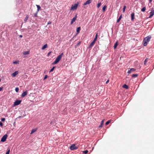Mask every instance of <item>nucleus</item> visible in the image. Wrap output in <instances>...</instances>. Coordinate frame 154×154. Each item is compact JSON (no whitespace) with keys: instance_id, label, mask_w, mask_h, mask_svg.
I'll list each match as a JSON object with an SVG mask.
<instances>
[{"instance_id":"nucleus-30","label":"nucleus","mask_w":154,"mask_h":154,"mask_svg":"<svg viewBox=\"0 0 154 154\" xmlns=\"http://www.w3.org/2000/svg\"><path fill=\"white\" fill-rule=\"evenodd\" d=\"M101 2L99 3L97 5V8H99L100 7V6H101Z\"/></svg>"},{"instance_id":"nucleus-11","label":"nucleus","mask_w":154,"mask_h":154,"mask_svg":"<svg viewBox=\"0 0 154 154\" xmlns=\"http://www.w3.org/2000/svg\"><path fill=\"white\" fill-rule=\"evenodd\" d=\"M76 19V15H75V17H73L72 19V20L71 22V24H72L73 23V22Z\"/></svg>"},{"instance_id":"nucleus-8","label":"nucleus","mask_w":154,"mask_h":154,"mask_svg":"<svg viewBox=\"0 0 154 154\" xmlns=\"http://www.w3.org/2000/svg\"><path fill=\"white\" fill-rule=\"evenodd\" d=\"M93 0H88L86 1L84 4V5H87L91 3Z\"/></svg>"},{"instance_id":"nucleus-10","label":"nucleus","mask_w":154,"mask_h":154,"mask_svg":"<svg viewBox=\"0 0 154 154\" xmlns=\"http://www.w3.org/2000/svg\"><path fill=\"white\" fill-rule=\"evenodd\" d=\"M95 42L93 41V42L89 45L88 47V48H91L95 44Z\"/></svg>"},{"instance_id":"nucleus-5","label":"nucleus","mask_w":154,"mask_h":154,"mask_svg":"<svg viewBox=\"0 0 154 154\" xmlns=\"http://www.w3.org/2000/svg\"><path fill=\"white\" fill-rule=\"evenodd\" d=\"M21 102V100H17L14 103V106L18 105Z\"/></svg>"},{"instance_id":"nucleus-38","label":"nucleus","mask_w":154,"mask_h":154,"mask_svg":"<svg viewBox=\"0 0 154 154\" xmlns=\"http://www.w3.org/2000/svg\"><path fill=\"white\" fill-rule=\"evenodd\" d=\"M5 120V118H3L1 119V121H4Z\"/></svg>"},{"instance_id":"nucleus-49","label":"nucleus","mask_w":154,"mask_h":154,"mask_svg":"<svg viewBox=\"0 0 154 154\" xmlns=\"http://www.w3.org/2000/svg\"><path fill=\"white\" fill-rule=\"evenodd\" d=\"M77 28L76 29V31L77 32Z\"/></svg>"},{"instance_id":"nucleus-29","label":"nucleus","mask_w":154,"mask_h":154,"mask_svg":"<svg viewBox=\"0 0 154 154\" xmlns=\"http://www.w3.org/2000/svg\"><path fill=\"white\" fill-rule=\"evenodd\" d=\"M146 9V8L145 7H144L143 8H142L141 10V11L142 12L145 11Z\"/></svg>"},{"instance_id":"nucleus-2","label":"nucleus","mask_w":154,"mask_h":154,"mask_svg":"<svg viewBox=\"0 0 154 154\" xmlns=\"http://www.w3.org/2000/svg\"><path fill=\"white\" fill-rule=\"evenodd\" d=\"M63 55V53H62L59 55L56 58L55 61L52 63V65H54L57 64L61 59Z\"/></svg>"},{"instance_id":"nucleus-37","label":"nucleus","mask_w":154,"mask_h":154,"mask_svg":"<svg viewBox=\"0 0 154 154\" xmlns=\"http://www.w3.org/2000/svg\"><path fill=\"white\" fill-rule=\"evenodd\" d=\"M80 30V27H78V33L79 32Z\"/></svg>"},{"instance_id":"nucleus-32","label":"nucleus","mask_w":154,"mask_h":154,"mask_svg":"<svg viewBox=\"0 0 154 154\" xmlns=\"http://www.w3.org/2000/svg\"><path fill=\"white\" fill-rule=\"evenodd\" d=\"M147 61H148V59L147 58L144 61V64L146 65V63L147 62Z\"/></svg>"},{"instance_id":"nucleus-31","label":"nucleus","mask_w":154,"mask_h":154,"mask_svg":"<svg viewBox=\"0 0 154 154\" xmlns=\"http://www.w3.org/2000/svg\"><path fill=\"white\" fill-rule=\"evenodd\" d=\"M54 68H55V67H54V66L53 67V68L50 70V71H49V72H52L54 70Z\"/></svg>"},{"instance_id":"nucleus-15","label":"nucleus","mask_w":154,"mask_h":154,"mask_svg":"<svg viewBox=\"0 0 154 154\" xmlns=\"http://www.w3.org/2000/svg\"><path fill=\"white\" fill-rule=\"evenodd\" d=\"M154 15V10L150 12V15L149 17H151Z\"/></svg>"},{"instance_id":"nucleus-20","label":"nucleus","mask_w":154,"mask_h":154,"mask_svg":"<svg viewBox=\"0 0 154 154\" xmlns=\"http://www.w3.org/2000/svg\"><path fill=\"white\" fill-rule=\"evenodd\" d=\"M122 18V14H121V15L120 16L119 18L117 20V22L119 23L120 20H121V18Z\"/></svg>"},{"instance_id":"nucleus-1","label":"nucleus","mask_w":154,"mask_h":154,"mask_svg":"<svg viewBox=\"0 0 154 154\" xmlns=\"http://www.w3.org/2000/svg\"><path fill=\"white\" fill-rule=\"evenodd\" d=\"M151 38V36H148L144 38L143 40V46H146L147 45V43L149 41Z\"/></svg>"},{"instance_id":"nucleus-14","label":"nucleus","mask_w":154,"mask_h":154,"mask_svg":"<svg viewBox=\"0 0 154 154\" xmlns=\"http://www.w3.org/2000/svg\"><path fill=\"white\" fill-rule=\"evenodd\" d=\"M104 119H103L101 121V124H100V125L99 126V128H101L103 127V124L104 123Z\"/></svg>"},{"instance_id":"nucleus-46","label":"nucleus","mask_w":154,"mask_h":154,"mask_svg":"<svg viewBox=\"0 0 154 154\" xmlns=\"http://www.w3.org/2000/svg\"><path fill=\"white\" fill-rule=\"evenodd\" d=\"M51 53V52H49L48 54V55H49Z\"/></svg>"},{"instance_id":"nucleus-42","label":"nucleus","mask_w":154,"mask_h":154,"mask_svg":"<svg viewBox=\"0 0 154 154\" xmlns=\"http://www.w3.org/2000/svg\"><path fill=\"white\" fill-rule=\"evenodd\" d=\"M51 23V22L50 21H49L48 23V25L50 24Z\"/></svg>"},{"instance_id":"nucleus-17","label":"nucleus","mask_w":154,"mask_h":154,"mask_svg":"<svg viewBox=\"0 0 154 154\" xmlns=\"http://www.w3.org/2000/svg\"><path fill=\"white\" fill-rule=\"evenodd\" d=\"M48 47V45L47 44H46L44 45L42 47V50H43L45 49V48H47Z\"/></svg>"},{"instance_id":"nucleus-27","label":"nucleus","mask_w":154,"mask_h":154,"mask_svg":"<svg viewBox=\"0 0 154 154\" xmlns=\"http://www.w3.org/2000/svg\"><path fill=\"white\" fill-rule=\"evenodd\" d=\"M107 6L106 5H104L103 7V8L102 10L103 11H105L106 8Z\"/></svg>"},{"instance_id":"nucleus-12","label":"nucleus","mask_w":154,"mask_h":154,"mask_svg":"<svg viewBox=\"0 0 154 154\" xmlns=\"http://www.w3.org/2000/svg\"><path fill=\"white\" fill-rule=\"evenodd\" d=\"M135 69H134L133 68H131L130 69V70H129L128 71V73L129 74H130L131 72H133L134 71H135Z\"/></svg>"},{"instance_id":"nucleus-33","label":"nucleus","mask_w":154,"mask_h":154,"mask_svg":"<svg viewBox=\"0 0 154 154\" xmlns=\"http://www.w3.org/2000/svg\"><path fill=\"white\" fill-rule=\"evenodd\" d=\"M15 91L17 92H18L19 91V89L18 88H15Z\"/></svg>"},{"instance_id":"nucleus-28","label":"nucleus","mask_w":154,"mask_h":154,"mask_svg":"<svg viewBox=\"0 0 154 154\" xmlns=\"http://www.w3.org/2000/svg\"><path fill=\"white\" fill-rule=\"evenodd\" d=\"M126 8V6H125V5L123 7V13H124L125 11Z\"/></svg>"},{"instance_id":"nucleus-36","label":"nucleus","mask_w":154,"mask_h":154,"mask_svg":"<svg viewBox=\"0 0 154 154\" xmlns=\"http://www.w3.org/2000/svg\"><path fill=\"white\" fill-rule=\"evenodd\" d=\"M18 63V62L17 61H14L13 62V63L14 64H17Z\"/></svg>"},{"instance_id":"nucleus-4","label":"nucleus","mask_w":154,"mask_h":154,"mask_svg":"<svg viewBox=\"0 0 154 154\" xmlns=\"http://www.w3.org/2000/svg\"><path fill=\"white\" fill-rule=\"evenodd\" d=\"M77 8V4H75L74 5H72L71 7V10L74 11Z\"/></svg>"},{"instance_id":"nucleus-44","label":"nucleus","mask_w":154,"mask_h":154,"mask_svg":"<svg viewBox=\"0 0 154 154\" xmlns=\"http://www.w3.org/2000/svg\"><path fill=\"white\" fill-rule=\"evenodd\" d=\"M98 34L97 33L96 35H95V38H97V36H98Z\"/></svg>"},{"instance_id":"nucleus-9","label":"nucleus","mask_w":154,"mask_h":154,"mask_svg":"<svg viewBox=\"0 0 154 154\" xmlns=\"http://www.w3.org/2000/svg\"><path fill=\"white\" fill-rule=\"evenodd\" d=\"M27 92L26 91H25L21 95V97H24L25 96L27 95Z\"/></svg>"},{"instance_id":"nucleus-3","label":"nucleus","mask_w":154,"mask_h":154,"mask_svg":"<svg viewBox=\"0 0 154 154\" xmlns=\"http://www.w3.org/2000/svg\"><path fill=\"white\" fill-rule=\"evenodd\" d=\"M7 137L8 135L7 134H5L2 138L1 141L3 142H5Z\"/></svg>"},{"instance_id":"nucleus-24","label":"nucleus","mask_w":154,"mask_h":154,"mask_svg":"<svg viewBox=\"0 0 154 154\" xmlns=\"http://www.w3.org/2000/svg\"><path fill=\"white\" fill-rule=\"evenodd\" d=\"M138 76V75L137 74H134L132 75V77H137Z\"/></svg>"},{"instance_id":"nucleus-23","label":"nucleus","mask_w":154,"mask_h":154,"mask_svg":"<svg viewBox=\"0 0 154 154\" xmlns=\"http://www.w3.org/2000/svg\"><path fill=\"white\" fill-rule=\"evenodd\" d=\"M118 45V42H116L114 46V49H115L116 47Z\"/></svg>"},{"instance_id":"nucleus-47","label":"nucleus","mask_w":154,"mask_h":154,"mask_svg":"<svg viewBox=\"0 0 154 154\" xmlns=\"http://www.w3.org/2000/svg\"><path fill=\"white\" fill-rule=\"evenodd\" d=\"M20 37V38H22V37H23V36L22 35H20L19 36Z\"/></svg>"},{"instance_id":"nucleus-26","label":"nucleus","mask_w":154,"mask_h":154,"mask_svg":"<svg viewBox=\"0 0 154 154\" xmlns=\"http://www.w3.org/2000/svg\"><path fill=\"white\" fill-rule=\"evenodd\" d=\"M111 122V120H109L107 121L105 123L106 125H108Z\"/></svg>"},{"instance_id":"nucleus-21","label":"nucleus","mask_w":154,"mask_h":154,"mask_svg":"<svg viewBox=\"0 0 154 154\" xmlns=\"http://www.w3.org/2000/svg\"><path fill=\"white\" fill-rule=\"evenodd\" d=\"M36 7L37 8V12H38L39 11V10H40V9L41 8V7H40V6L39 5H36Z\"/></svg>"},{"instance_id":"nucleus-18","label":"nucleus","mask_w":154,"mask_h":154,"mask_svg":"<svg viewBox=\"0 0 154 154\" xmlns=\"http://www.w3.org/2000/svg\"><path fill=\"white\" fill-rule=\"evenodd\" d=\"M29 18V16L28 15H26V17L24 20V21L25 22H26L27 20H28Z\"/></svg>"},{"instance_id":"nucleus-48","label":"nucleus","mask_w":154,"mask_h":154,"mask_svg":"<svg viewBox=\"0 0 154 154\" xmlns=\"http://www.w3.org/2000/svg\"><path fill=\"white\" fill-rule=\"evenodd\" d=\"M152 1V0H149V2H150L151 3Z\"/></svg>"},{"instance_id":"nucleus-19","label":"nucleus","mask_w":154,"mask_h":154,"mask_svg":"<svg viewBox=\"0 0 154 154\" xmlns=\"http://www.w3.org/2000/svg\"><path fill=\"white\" fill-rule=\"evenodd\" d=\"M37 129L36 128L32 129L30 133V134H32L33 133L37 131Z\"/></svg>"},{"instance_id":"nucleus-7","label":"nucleus","mask_w":154,"mask_h":154,"mask_svg":"<svg viewBox=\"0 0 154 154\" xmlns=\"http://www.w3.org/2000/svg\"><path fill=\"white\" fill-rule=\"evenodd\" d=\"M18 73V71H16L15 72H14L13 73L11 74V76L12 77H14L16 76V75H17Z\"/></svg>"},{"instance_id":"nucleus-16","label":"nucleus","mask_w":154,"mask_h":154,"mask_svg":"<svg viewBox=\"0 0 154 154\" xmlns=\"http://www.w3.org/2000/svg\"><path fill=\"white\" fill-rule=\"evenodd\" d=\"M29 51H25L23 53V55H25L29 54Z\"/></svg>"},{"instance_id":"nucleus-50","label":"nucleus","mask_w":154,"mask_h":154,"mask_svg":"<svg viewBox=\"0 0 154 154\" xmlns=\"http://www.w3.org/2000/svg\"><path fill=\"white\" fill-rule=\"evenodd\" d=\"M1 79H0V82H1Z\"/></svg>"},{"instance_id":"nucleus-40","label":"nucleus","mask_w":154,"mask_h":154,"mask_svg":"<svg viewBox=\"0 0 154 154\" xmlns=\"http://www.w3.org/2000/svg\"><path fill=\"white\" fill-rule=\"evenodd\" d=\"M38 12H37L36 13H35V14H34V16L35 17H37V13H38Z\"/></svg>"},{"instance_id":"nucleus-45","label":"nucleus","mask_w":154,"mask_h":154,"mask_svg":"<svg viewBox=\"0 0 154 154\" xmlns=\"http://www.w3.org/2000/svg\"><path fill=\"white\" fill-rule=\"evenodd\" d=\"M109 80H108L106 82V84H107L108 83H109Z\"/></svg>"},{"instance_id":"nucleus-22","label":"nucleus","mask_w":154,"mask_h":154,"mask_svg":"<svg viewBox=\"0 0 154 154\" xmlns=\"http://www.w3.org/2000/svg\"><path fill=\"white\" fill-rule=\"evenodd\" d=\"M123 87L126 89H128V86L126 84H124L123 85Z\"/></svg>"},{"instance_id":"nucleus-39","label":"nucleus","mask_w":154,"mask_h":154,"mask_svg":"<svg viewBox=\"0 0 154 154\" xmlns=\"http://www.w3.org/2000/svg\"><path fill=\"white\" fill-rule=\"evenodd\" d=\"M0 126L1 127H2L3 126V123L1 122H0Z\"/></svg>"},{"instance_id":"nucleus-43","label":"nucleus","mask_w":154,"mask_h":154,"mask_svg":"<svg viewBox=\"0 0 154 154\" xmlns=\"http://www.w3.org/2000/svg\"><path fill=\"white\" fill-rule=\"evenodd\" d=\"M3 88L2 87H0V91H2L3 89Z\"/></svg>"},{"instance_id":"nucleus-13","label":"nucleus","mask_w":154,"mask_h":154,"mask_svg":"<svg viewBox=\"0 0 154 154\" xmlns=\"http://www.w3.org/2000/svg\"><path fill=\"white\" fill-rule=\"evenodd\" d=\"M134 13L133 12L131 13V20L132 21H133L134 19Z\"/></svg>"},{"instance_id":"nucleus-6","label":"nucleus","mask_w":154,"mask_h":154,"mask_svg":"<svg viewBox=\"0 0 154 154\" xmlns=\"http://www.w3.org/2000/svg\"><path fill=\"white\" fill-rule=\"evenodd\" d=\"M77 148V147L75 146V145L74 144H72L70 147V149L72 150L75 149Z\"/></svg>"},{"instance_id":"nucleus-34","label":"nucleus","mask_w":154,"mask_h":154,"mask_svg":"<svg viewBox=\"0 0 154 154\" xmlns=\"http://www.w3.org/2000/svg\"><path fill=\"white\" fill-rule=\"evenodd\" d=\"M10 152V149H8L7 150V151L6 153L9 154Z\"/></svg>"},{"instance_id":"nucleus-25","label":"nucleus","mask_w":154,"mask_h":154,"mask_svg":"<svg viewBox=\"0 0 154 154\" xmlns=\"http://www.w3.org/2000/svg\"><path fill=\"white\" fill-rule=\"evenodd\" d=\"M82 152L84 154H86L88 152V150H86L84 151H82Z\"/></svg>"},{"instance_id":"nucleus-41","label":"nucleus","mask_w":154,"mask_h":154,"mask_svg":"<svg viewBox=\"0 0 154 154\" xmlns=\"http://www.w3.org/2000/svg\"><path fill=\"white\" fill-rule=\"evenodd\" d=\"M97 38H95L94 39V40H93V41H94V42H95L96 41V40H97Z\"/></svg>"},{"instance_id":"nucleus-35","label":"nucleus","mask_w":154,"mask_h":154,"mask_svg":"<svg viewBox=\"0 0 154 154\" xmlns=\"http://www.w3.org/2000/svg\"><path fill=\"white\" fill-rule=\"evenodd\" d=\"M48 75H45L44 78V80H45L47 77H48Z\"/></svg>"}]
</instances>
